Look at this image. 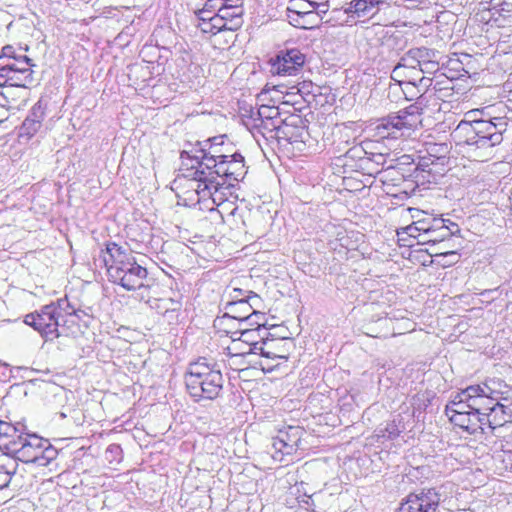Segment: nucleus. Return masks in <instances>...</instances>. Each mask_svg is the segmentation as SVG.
Returning a JSON list of instances; mask_svg holds the SVG:
<instances>
[{
  "instance_id": "nucleus-1",
  "label": "nucleus",
  "mask_w": 512,
  "mask_h": 512,
  "mask_svg": "<svg viewBox=\"0 0 512 512\" xmlns=\"http://www.w3.org/2000/svg\"><path fill=\"white\" fill-rule=\"evenodd\" d=\"M479 110L465 114L452 132V137L459 144L468 146L467 152L479 161H486L494 156V148L503 141V133L507 130L505 117L490 119L477 118Z\"/></svg>"
},
{
  "instance_id": "nucleus-2",
  "label": "nucleus",
  "mask_w": 512,
  "mask_h": 512,
  "mask_svg": "<svg viewBox=\"0 0 512 512\" xmlns=\"http://www.w3.org/2000/svg\"><path fill=\"white\" fill-rule=\"evenodd\" d=\"M105 251L108 258L104 257V263L109 280L127 291H138V299L148 303L150 285L145 284L148 272L137 262L133 252L115 242H108Z\"/></svg>"
},
{
  "instance_id": "nucleus-3",
  "label": "nucleus",
  "mask_w": 512,
  "mask_h": 512,
  "mask_svg": "<svg viewBox=\"0 0 512 512\" xmlns=\"http://www.w3.org/2000/svg\"><path fill=\"white\" fill-rule=\"evenodd\" d=\"M224 378L216 363L200 358L190 363L185 373V385L194 402L213 401L223 391Z\"/></svg>"
},
{
  "instance_id": "nucleus-4",
  "label": "nucleus",
  "mask_w": 512,
  "mask_h": 512,
  "mask_svg": "<svg viewBox=\"0 0 512 512\" xmlns=\"http://www.w3.org/2000/svg\"><path fill=\"white\" fill-rule=\"evenodd\" d=\"M53 305H45L39 311L27 314L24 323L38 331L45 341L58 338L60 318L55 314Z\"/></svg>"
},
{
  "instance_id": "nucleus-5",
  "label": "nucleus",
  "mask_w": 512,
  "mask_h": 512,
  "mask_svg": "<svg viewBox=\"0 0 512 512\" xmlns=\"http://www.w3.org/2000/svg\"><path fill=\"white\" fill-rule=\"evenodd\" d=\"M300 122L301 119L298 115H289L264 119L263 121L250 123V125L259 129L262 134H265V132H275L277 138H282L292 143L296 141V136L291 130L292 128H296ZM247 125H249V123H247Z\"/></svg>"
},
{
  "instance_id": "nucleus-6",
  "label": "nucleus",
  "mask_w": 512,
  "mask_h": 512,
  "mask_svg": "<svg viewBox=\"0 0 512 512\" xmlns=\"http://www.w3.org/2000/svg\"><path fill=\"white\" fill-rule=\"evenodd\" d=\"M305 55L296 48L281 50L270 59L271 73L279 76L297 75L304 66Z\"/></svg>"
},
{
  "instance_id": "nucleus-7",
  "label": "nucleus",
  "mask_w": 512,
  "mask_h": 512,
  "mask_svg": "<svg viewBox=\"0 0 512 512\" xmlns=\"http://www.w3.org/2000/svg\"><path fill=\"white\" fill-rule=\"evenodd\" d=\"M429 3V0H352L345 9L346 13H352L358 18L367 17L373 9L379 10L382 6H397L408 9L419 8Z\"/></svg>"
},
{
  "instance_id": "nucleus-8",
  "label": "nucleus",
  "mask_w": 512,
  "mask_h": 512,
  "mask_svg": "<svg viewBox=\"0 0 512 512\" xmlns=\"http://www.w3.org/2000/svg\"><path fill=\"white\" fill-rule=\"evenodd\" d=\"M418 108L416 106H409L403 111H400L397 115H390L387 118L382 119L380 125L377 126L378 130H386L387 134L380 132L382 137H397V132L403 129H412L418 122Z\"/></svg>"
},
{
  "instance_id": "nucleus-9",
  "label": "nucleus",
  "mask_w": 512,
  "mask_h": 512,
  "mask_svg": "<svg viewBox=\"0 0 512 512\" xmlns=\"http://www.w3.org/2000/svg\"><path fill=\"white\" fill-rule=\"evenodd\" d=\"M439 504L440 494L431 488L408 495L397 512H436Z\"/></svg>"
},
{
  "instance_id": "nucleus-10",
  "label": "nucleus",
  "mask_w": 512,
  "mask_h": 512,
  "mask_svg": "<svg viewBox=\"0 0 512 512\" xmlns=\"http://www.w3.org/2000/svg\"><path fill=\"white\" fill-rule=\"evenodd\" d=\"M302 435L300 427L289 426L284 431H279L278 435L272 438V457L276 461H283L284 456L295 453L298 449Z\"/></svg>"
},
{
  "instance_id": "nucleus-11",
  "label": "nucleus",
  "mask_w": 512,
  "mask_h": 512,
  "mask_svg": "<svg viewBox=\"0 0 512 512\" xmlns=\"http://www.w3.org/2000/svg\"><path fill=\"white\" fill-rule=\"evenodd\" d=\"M212 172L217 179L221 178L225 184L232 185V181L242 180L247 173L244 157L240 153H232L229 158L218 163Z\"/></svg>"
},
{
  "instance_id": "nucleus-12",
  "label": "nucleus",
  "mask_w": 512,
  "mask_h": 512,
  "mask_svg": "<svg viewBox=\"0 0 512 512\" xmlns=\"http://www.w3.org/2000/svg\"><path fill=\"white\" fill-rule=\"evenodd\" d=\"M47 444V440L38 437L37 435H28V439L24 440L23 444L19 447H11L12 453L15 455L14 459L24 463H34L40 466L41 452L43 445Z\"/></svg>"
},
{
  "instance_id": "nucleus-13",
  "label": "nucleus",
  "mask_w": 512,
  "mask_h": 512,
  "mask_svg": "<svg viewBox=\"0 0 512 512\" xmlns=\"http://www.w3.org/2000/svg\"><path fill=\"white\" fill-rule=\"evenodd\" d=\"M258 295L249 292L248 299H241V300H232L227 302L225 306V313L222 316V319H234L237 321H243V320H252L253 317H251V310L254 307V305L250 302L251 300H257Z\"/></svg>"
},
{
  "instance_id": "nucleus-14",
  "label": "nucleus",
  "mask_w": 512,
  "mask_h": 512,
  "mask_svg": "<svg viewBox=\"0 0 512 512\" xmlns=\"http://www.w3.org/2000/svg\"><path fill=\"white\" fill-rule=\"evenodd\" d=\"M243 7L242 6H230L219 8V14H215L211 17L212 22H223L219 26V30H237L243 24Z\"/></svg>"
},
{
  "instance_id": "nucleus-15",
  "label": "nucleus",
  "mask_w": 512,
  "mask_h": 512,
  "mask_svg": "<svg viewBox=\"0 0 512 512\" xmlns=\"http://www.w3.org/2000/svg\"><path fill=\"white\" fill-rule=\"evenodd\" d=\"M195 184V192L202 198L211 196L213 191L217 192L225 182H220L214 175L212 170H208L201 177H197L191 180Z\"/></svg>"
},
{
  "instance_id": "nucleus-16",
  "label": "nucleus",
  "mask_w": 512,
  "mask_h": 512,
  "mask_svg": "<svg viewBox=\"0 0 512 512\" xmlns=\"http://www.w3.org/2000/svg\"><path fill=\"white\" fill-rule=\"evenodd\" d=\"M187 156H189L188 152H181L180 154V172L184 178L192 180L194 178L201 177V175H204L205 172L208 171V169L205 168L204 160H197V156H191V158Z\"/></svg>"
},
{
  "instance_id": "nucleus-17",
  "label": "nucleus",
  "mask_w": 512,
  "mask_h": 512,
  "mask_svg": "<svg viewBox=\"0 0 512 512\" xmlns=\"http://www.w3.org/2000/svg\"><path fill=\"white\" fill-rule=\"evenodd\" d=\"M466 393L465 400L468 403V408H475L480 406V402L488 401L492 398L495 391L491 389L486 383L483 385H471L464 389Z\"/></svg>"
},
{
  "instance_id": "nucleus-18",
  "label": "nucleus",
  "mask_w": 512,
  "mask_h": 512,
  "mask_svg": "<svg viewBox=\"0 0 512 512\" xmlns=\"http://www.w3.org/2000/svg\"><path fill=\"white\" fill-rule=\"evenodd\" d=\"M450 422L469 434L479 430V415L472 410L469 413L450 414Z\"/></svg>"
},
{
  "instance_id": "nucleus-19",
  "label": "nucleus",
  "mask_w": 512,
  "mask_h": 512,
  "mask_svg": "<svg viewBox=\"0 0 512 512\" xmlns=\"http://www.w3.org/2000/svg\"><path fill=\"white\" fill-rule=\"evenodd\" d=\"M420 76L419 70H412L401 65H396L391 72V79L400 86H406L407 89H415L417 79Z\"/></svg>"
},
{
  "instance_id": "nucleus-20",
  "label": "nucleus",
  "mask_w": 512,
  "mask_h": 512,
  "mask_svg": "<svg viewBox=\"0 0 512 512\" xmlns=\"http://www.w3.org/2000/svg\"><path fill=\"white\" fill-rule=\"evenodd\" d=\"M406 428L405 417L402 414H397L386 423L384 428L378 430L377 436L385 440H395Z\"/></svg>"
},
{
  "instance_id": "nucleus-21",
  "label": "nucleus",
  "mask_w": 512,
  "mask_h": 512,
  "mask_svg": "<svg viewBox=\"0 0 512 512\" xmlns=\"http://www.w3.org/2000/svg\"><path fill=\"white\" fill-rule=\"evenodd\" d=\"M81 333V325L79 323V311L71 309L69 314L60 318L58 337L60 336H76Z\"/></svg>"
},
{
  "instance_id": "nucleus-22",
  "label": "nucleus",
  "mask_w": 512,
  "mask_h": 512,
  "mask_svg": "<svg viewBox=\"0 0 512 512\" xmlns=\"http://www.w3.org/2000/svg\"><path fill=\"white\" fill-rule=\"evenodd\" d=\"M228 152L229 149L225 148L223 143L206 146V153H204L203 156L206 157V161H204L205 168L213 170L218 163L229 158L230 154H228Z\"/></svg>"
},
{
  "instance_id": "nucleus-23",
  "label": "nucleus",
  "mask_w": 512,
  "mask_h": 512,
  "mask_svg": "<svg viewBox=\"0 0 512 512\" xmlns=\"http://www.w3.org/2000/svg\"><path fill=\"white\" fill-rule=\"evenodd\" d=\"M18 463L8 454L0 455V490L6 488L16 473Z\"/></svg>"
},
{
  "instance_id": "nucleus-24",
  "label": "nucleus",
  "mask_w": 512,
  "mask_h": 512,
  "mask_svg": "<svg viewBox=\"0 0 512 512\" xmlns=\"http://www.w3.org/2000/svg\"><path fill=\"white\" fill-rule=\"evenodd\" d=\"M390 153H381L375 156L366 157V160H362L361 171L365 175L375 176L382 172L384 165L386 164L387 157Z\"/></svg>"
},
{
  "instance_id": "nucleus-25",
  "label": "nucleus",
  "mask_w": 512,
  "mask_h": 512,
  "mask_svg": "<svg viewBox=\"0 0 512 512\" xmlns=\"http://www.w3.org/2000/svg\"><path fill=\"white\" fill-rule=\"evenodd\" d=\"M445 219H434V228L426 235L423 240H418V243L422 244H436L445 241L451 237V231H447L445 228Z\"/></svg>"
},
{
  "instance_id": "nucleus-26",
  "label": "nucleus",
  "mask_w": 512,
  "mask_h": 512,
  "mask_svg": "<svg viewBox=\"0 0 512 512\" xmlns=\"http://www.w3.org/2000/svg\"><path fill=\"white\" fill-rule=\"evenodd\" d=\"M276 116H283L282 108L275 105H261L257 110L251 109L249 111L247 123L263 121L268 118H275Z\"/></svg>"
},
{
  "instance_id": "nucleus-27",
  "label": "nucleus",
  "mask_w": 512,
  "mask_h": 512,
  "mask_svg": "<svg viewBox=\"0 0 512 512\" xmlns=\"http://www.w3.org/2000/svg\"><path fill=\"white\" fill-rule=\"evenodd\" d=\"M494 22L498 26H510L512 23V3L501 2L493 13Z\"/></svg>"
},
{
  "instance_id": "nucleus-28",
  "label": "nucleus",
  "mask_w": 512,
  "mask_h": 512,
  "mask_svg": "<svg viewBox=\"0 0 512 512\" xmlns=\"http://www.w3.org/2000/svg\"><path fill=\"white\" fill-rule=\"evenodd\" d=\"M507 410V407L498 402L493 404L492 407L489 408V411L491 412L492 416V423L494 424V426L501 427L506 422L510 421L511 414Z\"/></svg>"
},
{
  "instance_id": "nucleus-29",
  "label": "nucleus",
  "mask_w": 512,
  "mask_h": 512,
  "mask_svg": "<svg viewBox=\"0 0 512 512\" xmlns=\"http://www.w3.org/2000/svg\"><path fill=\"white\" fill-rule=\"evenodd\" d=\"M346 159H350L356 161L355 167L357 170L361 171L362 160H366V152L363 147V141L359 144H356L350 147L344 154Z\"/></svg>"
},
{
  "instance_id": "nucleus-30",
  "label": "nucleus",
  "mask_w": 512,
  "mask_h": 512,
  "mask_svg": "<svg viewBox=\"0 0 512 512\" xmlns=\"http://www.w3.org/2000/svg\"><path fill=\"white\" fill-rule=\"evenodd\" d=\"M413 53L416 55V59H418L419 65L437 61L439 60L438 57L440 55L438 51L426 47L413 48Z\"/></svg>"
},
{
  "instance_id": "nucleus-31",
  "label": "nucleus",
  "mask_w": 512,
  "mask_h": 512,
  "mask_svg": "<svg viewBox=\"0 0 512 512\" xmlns=\"http://www.w3.org/2000/svg\"><path fill=\"white\" fill-rule=\"evenodd\" d=\"M42 127V124L36 120L26 119L23 121L20 130L19 137H25L31 139Z\"/></svg>"
},
{
  "instance_id": "nucleus-32",
  "label": "nucleus",
  "mask_w": 512,
  "mask_h": 512,
  "mask_svg": "<svg viewBox=\"0 0 512 512\" xmlns=\"http://www.w3.org/2000/svg\"><path fill=\"white\" fill-rule=\"evenodd\" d=\"M232 339L233 341H242L248 344L250 347H253L258 342V339H263V337H261L260 334L257 333V329L244 328L240 331L239 337L232 336Z\"/></svg>"
},
{
  "instance_id": "nucleus-33",
  "label": "nucleus",
  "mask_w": 512,
  "mask_h": 512,
  "mask_svg": "<svg viewBox=\"0 0 512 512\" xmlns=\"http://www.w3.org/2000/svg\"><path fill=\"white\" fill-rule=\"evenodd\" d=\"M363 147L365 148L366 156L372 157L381 153H388L387 147L378 140H364Z\"/></svg>"
},
{
  "instance_id": "nucleus-34",
  "label": "nucleus",
  "mask_w": 512,
  "mask_h": 512,
  "mask_svg": "<svg viewBox=\"0 0 512 512\" xmlns=\"http://www.w3.org/2000/svg\"><path fill=\"white\" fill-rule=\"evenodd\" d=\"M288 10L301 14L312 13V0H289Z\"/></svg>"
},
{
  "instance_id": "nucleus-35",
  "label": "nucleus",
  "mask_w": 512,
  "mask_h": 512,
  "mask_svg": "<svg viewBox=\"0 0 512 512\" xmlns=\"http://www.w3.org/2000/svg\"><path fill=\"white\" fill-rule=\"evenodd\" d=\"M404 234L410 238H420L419 240H423L422 233L419 231V228L415 222L397 230L399 240L406 241V239L403 237Z\"/></svg>"
},
{
  "instance_id": "nucleus-36",
  "label": "nucleus",
  "mask_w": 512,
  "mask_h": 512,
  "mask_svg": "<svg viewBox=\"0 0 512 512\" xmlns=\"http://www.w3.org/2000/svg\"><path fill=\"white\" fill-rule=\"evenodd\" d=\"M45 110H46V106L43 104V102L41 100H39L32 106L26 119H31V120H35V121L37 120L38 123L42 124V122L45 118Z\"/></svg>"
},
{
  "instance_id": "nucleus-37",
  "label": "nucleus",
  "mask_w": 512,
  "mask_h": 512,
  "mask_svg": "<svg viewBox=\"0 0 512 512\" xmlns=\"http://www.w3.org/2000/svg\"><path fill=\"white\" fill-rule=\"evenodd\" d=\"M28 435L29 434H26V435H22V434H19L18 432V429L15 427V434H13V436H6V442H3V446L9 450L10 452H12V446L13 447H19L20 445L23 444L24 440H27L28 439Z\"/></svg>"
},
{
  "instance_id": "nucleus-38",
  "label": "nucleus",
  "mask_w": 512,
  "mask_h": 512,
  "mask_svg": "<svg viewBox=\"0 0 512 512\" xmlns=\"http://www.w3.org/2000/svg\"><path fill=\"white\" fill-rule=\"evenodd\" d=\"M397 65H401L402 67L412 70H419V62L418 59H416V55L413 53V49H410L408 52H406L401 57Z\"/></svg>"
},
{
  "instance_id": "nucleus-39",
  "label": "nucleus",
  "mask_w": 512,
  "mask_h": 512,
  "mask_svg": "<svg viewBox=\"0 0 512 512\" xmlns=\"http://www.w3.org/2000/svg\"><path fill=\"white\" fill-rule=\"evenodd\" d=\"M58 455V451L54 448L48 441L45 446L43 445V449L41 452V462L40 466H47L52 460L56 459Z\"/></svg>"
},
{
  "instance_id": "nucleus-40",
  "label": "nucleus",
  "mask_w": 512,
  "mask_h": 512,
  "mask_svg": "<svg viewBox=\"0 0 512 512\" xmlns=\"http://www.w3.org/2000/svg\"><path fill=\"white\" fill-rule=\"evenodd\" d=\"M49 305H53L55 309V314L61 318L63 315L69 314L71 309H75L67 300V298L58 299L56 302H52Z\"/></svg>"
},
{
  "instance_id": "nucleus-41",
  "label": "nucleus",
  "mask_w": 512,
  "mask_h": 512,
  "mask_svg": "<svg viewBox=\"0 0 512 512\" xmlns=\"http://www.w3.org/2000/svg\"><path fill=\"white\" fill-rule=\"evenodd\" d=\"M206 146H207V141H203V142L198 141L195 145H191V149H189V150L185 149L182 152H188L189 158H191V156H197V158H198L197 160L206 161V157H203L204 153H206Z\"/></svg>"
},
{
  "instance_id": "nucleus-42",
  "label": "nucleus",
  "mask_w": 512,
  "mask_h": 512,
  "mask_svg": "<svg viewBox=\"0 0 512 512\" xmlns=\"http://www.w3.org/2000/svg\"><path fill=\"white\" fill-rule=\"evenodd\" d=\"M469 413L470 409H468V403L463 402L457 404L455 401H449L445 408V413L450 419V414H458V413Z\"/></svg>"
},
{
  "instance_id": "nucleus-43",
  "label": "nucleus",
  "mask_w": 512,
  "mask_h": 512,
  "mask_svg": "<svg viewBox=\"0 0 512 512\" xmlns=\"http://www.w3.org/2000/svg\"><path fill=\"white\" fill-rule=\"evenodd\" d=\"M161 306L159 305L157 308L159 309V313H167L168 311H177L181 308V303L179 300L173 298L162 299Z\"/></svg>"
},
{
  "instance_id": "nucleus-44",
  "label": "nucleus",
  "mask_w": 512,
  "mask_h": 512,
  "mask_svg": "<svg viewBox=\"0 0 512 512\" xmlns=\"http://www.w3.org/2000/svg\"><path fill=\"white\" fill-rule=\"evenodd\" d=\"M319 23L320 19L316 13H307L301 16V29H311L318 26Z\"/></svg>"
},
{
  "instance_id": "nucleus-45",
  "label": "nucleus",
  "mask_w": 512,
  "mask_h": 512,
  "mask_svg": "<svg viewBox=\"0 0 512 512\" xmlns=\"http://www.w3.org/2000/svg\"><path fill=\"white\" fill-rule=\"evenodd\" d=\"M251 312H252L251 317H253V319L252 320H243L241 323L248 324L251 328L257 329V333H259L261 326H263V324L261 323L260 320L264 318V315L260 312H257L254 309V307L252 308Z\"/></svg>"
},
{
  "instance_id": "nucleus-46",
  "label": "nucleus",
  "mask_w": 512,
  "mask_h": 512,
  "mask_svg": "<svg viewBox=\"0 0 512 512\" xmlns=\"http://www.w3.org/2000/svg\"><path fill=\"white\" fill-rule=\"evenodd\" d=\"M13 434H15V426L0 420V445L6 442V436H13Z\"/></svg>"
},
{
  "instance_id": "nucleus-47",
  "label": "nucleus",
  "mask_w": 512,
  "mask_h": 512,
  "mask_svg": "<svg viewBox=\"0 0 512 512\" xmlns=\"http://www.w3.org/2000/svg\"><path fill=\"white\" fill-rule=\"evenodd\" d=\"M14 57H18V55L15 53L14 47L11 45L4 46L0 54L1 65L7 64V62H10V60L14 59Z\"/></svg>"
},
{
  "instance_id": "nucleus-48",
  "label": "nucleus",
  "mask_w": 512,
  "mask_h": 512,
  "mask_svg": "<svg viewBox=\"0 0 512 512\" xmlns=\"http://www.w3.org/2000/svg\"><path fill=\"white\" fill-rule=\"evenodd\" d=\"M312 10V13H316V16L319 17L321 21L322 15L326 14L329 10L328 1L320 2L317 0H312Z\"/></svg>"
},
{
  "instance_id": "nucleus-49",
  "label": "nucleus",
  "mask_w": 512,
  "mask_h": 512,
  "mask_svg": "<svg viewBox=\"0 0 512 512\" xmlns=\"http://www.w3.org/2000/svg\"><path fill=\"white\" fill-rule=\"evenodd\" d=\"M433 80L430 77L426 76H419L417 79V85L416 88L417 92H421V90L425 92L430 90V87L432 86Z\"/></svg>"
},
{
  "instance_id": "nucleus-50",
  "label": "nucleus",
  "mask_w": 512,
  "mask_h": 512,
  "mask_svg": "<svg viewBox=\"0 0 512 512\" xmlns=\"http://www.w3.org/2000/svg\"><path fill=\"white\" fill-rule=\"evenodd\" d=\"M439 69V60L419 65V71L421 74H433Z\"/></svg>"
},
{
  "instance_id": "nucleus-51",
  "label": "nucleus",
  "mask_w": 512,
  "mask_h": 512,
  "mask_svg": "<svg viewBox=\"0 0 512 512\" xmlns=\"http://www.w3.org/2000/svg\"><path fill=\"white\" fill-rule=\"evenodd\" d=\"M302 15L303 14H301V13L290 11V10H288V8L286 9V17H287L288 22L296 28L301 29V16Z\"/></svg>"
},
{
  "instance_id": "nucleus-52",
  "label": "nucleus",
  "mask_w": 512,
  "mask_h": 512,
  "mask_svg": "<svg viewBox=\"0 0 512 512\" xmlns=\"http://www.w3.org/2000/svg\"><path fill=\"white\" fill-rule=\"evenodd\" d=\"M263 344L264 343H260L258 341L253 347L249 348V352L248 353L259 354V355L265 356L267 358L275 357V354H273V353H271L269 351H266L264 349Z\"/></svg>"
},
{
  "instance_id": "nucleus-53",
  "label": "nucleus",
  "mask_w": 512,
  "mask_h": 512,
  "mask_svg": "<svg viewBox=\"0 0 512 512\" xmlns=\"http://www.w3.org/2000/svg\"><path fill=\"white\" fill-rule=\"evenodd\" d=\"M491 418L492 416L490 411L482 412L481 414H479V430L483 431L484 425H488L490 428L495 429L496 426H494V424L492 423Z\"/></svg>"
},
{
  "instance_id": "nucleus-54",
  "label": "nucleus",
  "mask_w": 512,
  "mask_h": 512,
  "mask_svg": "<svg viewBox=\"0 0 512 512\" xmlns=\"http://www.w3.org/2000/svg\"><path fill=\"white\" fill-rule=\"evenodd\" d=\"M221 0H207L203 7V12H213L219 14V8H223L220 4Z\"/></svg>"
},
{
  "instance_id": "nucleus-55",
  "label": "nucleus",
  "mask_w": 512,
  "mask_h": 512,
  "mask_svg": "<svg viewBox=\"0 0 512 512\" xmlns=\"http://www.w3.org/2000/svg\"><path fill=\"white\" fill-rule=\"evenodd\" d=\"M415 223L418 226L419 231L422 232L423 239L425 238L426 235H429V232L434 228V220L432 221L431 224L424 220H419Z\"/></svg>"
},
{
  "instance_id": "nucleus-56",
  "label": "nucleus",
  "mask_w": 512,
  "mask_h": 512,
  "mask_svg": "<svg viewBox=\"0 0 512 512\" xmlns=\"http://www.w3.org/2000/svg\"><path fill=\"white\" fill-rule=\"evenodd\" d=\"M106 454L111 455L113 457V459H121L122 448L118 444H111L107 447Z\"/></svg>"
},
{
  "instance_id": "nucleus-57",
  "label": "nucleus",
  "mask_w": 512,
  "mask_h": 512,
  "mask_svg": "<svg viewBox=\"0 0 512 512\" xmlns=\"http://www.w3.org/2000/svg\"><path fill=\"white\" fill-rule=\"evenodd\" d=\"M496 398L494 397V394H492V398H489L488 401H485V402H480V406L479 407H475V408H469L470 410H472L473 412L477 413L478 415L481 414L482 412H487L489 411V408H491V404H492V401L495 400Z\"/></svg>"
},
{
  "instance_id": "nucleus-58",
  "label": "nucleus",
  "mask_w": 512,
  "mask_h": 512,
  "mask_svg": "<svg viewBox=\"0 0 512 512\" xmlns=\"http://www.w3.org/2000/svg\"><path fill=\"white\" fill-rule=\"evenodd\" d=\"M444 228L447 230V231H451V237L454 236V235H458L460 233V228L458 226V224L450 221V220H445V226Z\"/></svg>"
},
{
  "instance_id": "nucleus-59",
  "label": "nucleus",
  "mask_w": 512,
  "mask_h": 512,
  "mask_svg": "<svg viewBox=\"0 0 512 512\" xmlns=\"http://www.w3.org/2000/svg\"><path fill=\"white\" fill-rule=\"evenodd\" d=\"M226 138V135H220V136H216V137H213V138H209L207 139V147L210 145V144H219V143H223L224 144V139Z\"/></svg>"
},
{
  "instance_id": "nucleus-60",
  "label": "nucleus",
  "mask_w": 512,
  "mask_h": 512,
  "mask_svg": "<svg viewBox=\"0 0 512 512\" xmlns=\"http://www.w3.org/2000/svg\"><path fill=\"white\" fill-rule=\"evenodd\" d=\"M465 398H467L466 393L464 390H462L461 392H458L451 401H455L457 404H460L463 402H467Z\"/></svg>"
},
{
  "instance_id": "nucleus-61",
  "label": "nucleus",
  "mask_w": 512,
  "mask_h": 512,
  "mask_svg": "<svg viewBox=\"0 0 512 512\" xmlns=\"http://www.w3.org/2000/svg\"><path fill=\"white\" fill-rule=\"evenodd\" d=\"M241 0H221L220 4L224 7L242 6Z\"/></svg>"
},
{
  "instance_id": "nucleus-62",
  "label": "nucleus",
  "mask_w": 512,
  "mask_h": 512,
  "mask_svg": "<svg viewBox=\"0 0 512 512\" xmlns=\"http://www.w3.org/2000/svg\"><path fill=\"white\" fill-rule=\"evenodd\" d=\"M416 89H407L406 86L402 87V91L405 94L406 98L409 100H412L414 96H416L415 93Z\"/></svg>"
},
{
  "instance_id": "nucleus-63",
  "label": "nucleus",
  "mask_w": 512,
  "mask_h": 512,
  "mask_svg": "<svg viewBox=\"0 0 512 512\" xmlns=\"http://www.w3.org/2000/svg\"><path fill=\"white\" fill-rule=\"evenodd\" d=\"M234 295H232V300H241L240 296L243 295V291L241 289H234L233 290ZM244 299H248V296H246Z\"/></svg>"
},
{
  "instance_id": "nucleus-64",
  "label": "nucleus",
  "mask_w": 512,
  "mask_h": 512,
  "mask_svg": "<svg viewBox=\"0 0 512 512\" xmlns=\"http://www.w3.org/2000/svg\"><path fill=\"white\" fill-rule=\"evenodd\" d=\"M433 150L436 152H447V145L446 144H440V145H434Z\"/></svg>"
}]
</instances>
